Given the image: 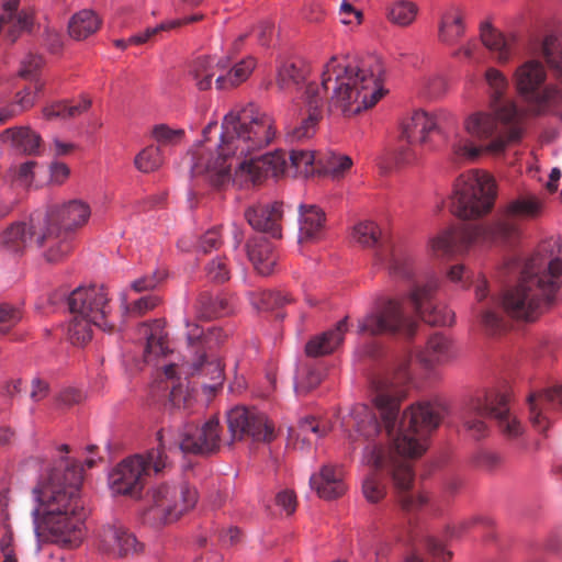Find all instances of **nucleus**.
<instances>
[{
  "mask_svg": "<svg viewBox=\"0 0 562 562\" xmlns=\"http://www.w3.org/2000/svg\"><path fill=\"white\" fill-rule=\"evenodd\" d=\"M217 123L210 122L203 128V140L192 153L191 173L203 177L214 187H222L236 177H246L254 184L269 176L308 177L317 171L314 153L303 149L285 153L276 150L259 157H251L266 148L276 137L274 120L255 104L231 110L222 121L218 142L211 146L210 134Z\"/></svg>",
  "mask_w": 562,
  "mask_h": 562,
  "instance_id": "f257e3e1",
  "label": "nucleus"
},
{
  "mask_svg": "<svg viewBox=\"0 0 562 562\" xmlns=\"http://www.w3.org/2000/svg\"><path fill=\"white\" fill-rule=\"evenodd\" d=\"M412 358L404 357L392 374L376 375L371 380V398L380 419L364 404L356 405L350 420L361 441L366 457H422L429 447V435L438 428L445 415L440 402H418L400 415L401 403L412 379Z\"/></svg>",
  "mask_w": 562,
  "mask_h": 562,
  "instance_id": "f03ea898",
  "label": "nucleus"
},
{
  "mask_svg": "<svg viewBox=\"0 0 562 562\" xmlns=\"http://www.w3.org/2000/svg\"><path fill=\"white\" fill-rule=\"evenodd\" d=\"M385 92L379 74L331 57L324 67L321 85L310 82L305 86L302 99L307 116L288 136L291 140H304L316 133L323 119L324 93L329 112L351 117L375 105Z\"/></svg>",
  "mask_w": 562,
  "mask_h": 562,
  "instance_id": "7ed1b4c3",
  "label": "nucleus"
},
{
  "mask_svg": "<svg viewBox=\"0 0 562 562\" xmlns=\"http://www.w3.org/2000/svg\"><path fill=\"white\" fill-rule=\"evenodd\" d=\"M520 268V279L516 286L505 291L501 297H493L481 312V324L490 335L507 329L508 322L503 316L532 322L554 303L560 288L562 259L547 258L540 252L521 266L517 260L507 263V269Z\"/></svg>",
  "mask_w": 562,
  "mask_h": 562,
  "instance_id": "20e7f679",
  "label": "nucleus"
},
{
  "mask_svg": "<svg viewBox=\"0 0 562 562\" xmlns=\"http://www.w3.org/2000/svg\"><path fill=\"white\" fill-rule=\"evenodd\" d=\"M83 468L76 459H55L34 488L36 499L45 506V522L56 540L78 547L83 539L86 513L79 499Z\"/></svg>",
  "mask_w": 562,
  "mask_h": 562,
  "instance_id": "39448f33",
  "label": "nucleus"
},
{
  "mask_svg": "<svg viewBox=\"0 0 562 562\" xmlns=\"http://www.w3.org/2000/svg\"><path fill=\"white\" fill-rule=\"evenodd\" d=\"M476 111L463 121L464 135L456 131L448 138L450 158L460 164L473 161L482 153L499 156L518 144L524 135L525 115L517 106L490 108Z\"/></svg>",
  "mask_w": 562,
  "mask_h": 562,
  "instance_id": "423d86ee",
  "label": "nucleus"
},
{
  "mask_svg": "<svg viewBox=\"0 0 562 562\" xmlns=\"http://www.w3.org/2000/svg\"><path fill=\"white\" fill-rule=\"evenodd\" d=\"M542 202L536 195H520L509 201L503 214L492 223H462L441 232L430 240V251L436 257L461 254L472 245L512 243L519 237L521 220L538 216Z\"/></svg>",
  "mask_w": 562,
  "mask_h": 562,
  "instance_id": "0eeeda50",
  "label": "nucleus"
},
{
  "mask_svg": "<svg viewBox=\"0 0 562 562\" xmlns=\"http://www.w3.org/2000/svg\"><path fill=\"white\" fill-rule=\"evenodd\" d=\"M413 459H372L369 473L362 482V493L370 503H378L386 494V481H392L398 502L406 512L420 509L428 503L425 494L413 495L408 491L415 480Z\"/></svg>",
  "mask_w": 562,
  "mask_h": 562,
  "instance_id": "6e6552de",
  "label": "nucleus"
},
{
  "mask_svg": "<svg viewBox=\"0 0 562 562\" xmlns=\"http://www.w3.org/2000/svg\"><path fill=\"white\" fill-rule=\"evenodd\" d=\"M486 417L497 422L499 431L508 439L524 432L520 420L510 412L508 395L498 391H488L484 395L470 397L459 411L463 431L473 439L488 435Z\"/></svg>",
  "mask_w": 562,
  "mask_h": 562,
  "instance_id": "1a4fd4ad",
  "label": "nucleus"
},
{
  "mask_svg": "<svg viewBox=\"0 0 562 562\" xmlns=\"http://www.w3.org/2000/svg\"><path fill=\"white\" fill-rule=\"evenodd\" d=\"M496 184L486 172L471 170L461 175L451 196L452 213L463 220L487 213L494 204Z\"/></svg>",
  "mask_w": 562,
  "mask_h": 562,
  "instance_id": "9d476101",
  "label": "nucleus"
},
{
  "mask_svg": "<svg viewBox=\"0 0 562 562\" xmlns=\"http://www.w3.org/2000/svg\"><path fill=\"white\" fill-rule=\"evenodd\" d=\"M188 346L196 359L193 361V374L210 376L211 383L204 384L205 389L214 392L222 386L224 381L223 366L211 352L227 337L221 328L212 327L205 333L199 325L187 322Z\"/></svg>",
  "mask_w": 562,
  "mask_h": 562,
  "instance_id": "9b49d317",
  "label": "nucleus"
},
{
  "mask_svg": "<svg viewBox=\"0 0 562 562\" xmlns=\"http://www.w3.org/2000/svg\"><path fill=\"white\" fill-rule=\"evenodd\" d=\"M547 72L538 60H528L515 72L516 87L537 114H550L562 101V92L553 85H544Z\"/></svg>",
  "mask_w": 562,
  "mask_h": 562,
  "instance_id": "f8f14e48",
  "label": "nucleus"
},
{
  "mask_svg": "<svg viewBox=\"0 0 562 562\" xmlns=\"http://www.w3.org/2000/svg\"><path fill=\"white\" fill-rule=\"evenodd\" d=\"M416 327V322L404 311V300L386 299L358 319L357 333L368 336L400 334L411 338Z\"/></svg>",
  "mask_w": 562,
  "mask_h": 562,
  "instance_id": "ddd939ff",
  "label": "nucleus"
},
{
  "mask_svg": "<svg viewBox=\"0 0 562 562\" xmlns=\"http://www.w3.org/2000/svg\"><path fill=\"white\" fill-rule=\"evenodd\" d=\"M352 237L363 247H376L374 263L385 267L392 277L411 278L413 263L409 254L401 247L381 244V231L374 222L363 221L357 224Z\"/></svg>",
  "mask_w": 562,
  "mask_h": 562,
  "instance_id": "4468645a",
  "label": "nucleus"
},
{
  "mask_svg": "<svg viewBox=\"0 0 562 562\" xmlns=\"http://www.w3.org/2000/svg\"><path fill=\"white\" fill-rule=\"evenodd\" d=\"M169 468L167 459H122L109 473V485L114 494L135 497L143 490L145 476L158 475Z\"/></svg>",
  "mask_w": 562,
  "mask_h": 562,
  "instance_id": "2eb2a0df",
  "label": "nucleus"
},
{
  "mask_svg": "<svg viewBox=\"0 0 562 562\" xmlns=\"http://www.w3.org/2000/svg\"><path fill=\"white\" fill-rule=\"evenodd\" d=\"M456 125V116L446 110L434 113L417 110L403 123L402 137L408 145L418 144L429 149H436L437 146L434 144L431 135H441L448 143V138L452 137L448 131Z\"/></svg>",
  "mask_w": 562,
  "mask_h": 562,
  "instance_id": "dca6fc26",
  "label": "nucleus"
},
{
  "mask_svg": "<svg viewBox=\"0 0 562 562\" xmlns=\"http://www.w3.org/2000/svg\"><path fill=\"white\" fill-rule=\"evenodd\" d=\"M151 505L147 515L161 524L178 520L192 509L198 502V492L193 486L162 484L151 491Z\"/></svg>",
  "mask_w": 562,
  "mask_h": 562,
  "instance_id": "f3484780",
  "label": "nucleus"
},
{
  "mask_svg": "<svg viewBox=\"0 0 562 562\" xmlns=\"http://www.w3.org/2000/svg\"><path fill=\"white\" fill-rule=\"evenodd\" d=\"M71 315L90 318L95 327L111 333L114 324L110 319L112 306L106 289L103 285L79 286L68 296Z\"/></svg>",
  "mask_w": 562,
  "mask_h": 562,
  "instance_id": "a211bd4d",
  "label": "nucleus"
},
{
  "mask_svg": "<svg viewBox=\"0 0 562 562\" xmlns=\"http://www.w3.org/2000/svg\"><path fill=\"white\" fill-rule=\"evenodd\" d=\"M439 279L435 276L417 281L407 297L415 313L427 324L448 326L453 323V314L437 301Z\"/></svg>",
  "mask_w": 562,
  "mask_h": 562,
  "instance_id": "6ab92c4d",
  "label": "nucleus"
},
{
  "mask_svg": "<svg viewBox=\"0 0 562 562\" xmlns=\"http://www.w3.org/2000/svg\"><path fill=\"white\" fill-rule=\"evenodd\" d=\"M227 424L233 440L251 438L254 441L270 442L274 438L273 425L256 409L237 406L229 411Z\"/></svg>",
  "mask_w": 562,
  "mask_h": 562,
  "instance_id": "aec40b11",
  "label": "nucleus"
},
{
  "mask_svg": "<svg viewBox=\"0 0 562 562\" xmlns=\"http://www.w3.org/2000/svg\"><path fill=\"white\" fill-rule=\"evenodd\" d=\"M149 395L153 401L162 402L172 408H187L191 402L188 384L178 375L177 366L173 363L158 373L149 387Z\"/></svg>",
  "mask_w": 562,
  "mask_h": 562,
  "instance_id": "412c9836",
  "label": "nucleus"
},
{
  "mask_svg": "<svg viewBox=\"0 0 562 562\" xmlns=\"http://www.w3.org/2000/svg\"><path fill=\"white\" fill-rule=\"evenodd\" d=\"M38 234L35 246L44 249L46 261L56 263L63 261L72 250V234L55 226V222L37 221Z\"/></svg>",
  "mask_w": 562,
  "mask_h": 562,
  "instance_id": "4be33fe9",
  "label": "nucleus"
},
{
  "mask_svg": "<svg viewBox=\"0 0 562 562\" xmlns=\"http://www.w3.org/2000/svg\"><path fill=\"white\" fill-rule=\"evenodd\" d=\"M91 215L90 206L81 200H71L64 204L52 205L42 220L55 222V226L72 234L83 226Z\"/></svg>",
  "mask_w": 562,
  "mask_h": 562,
  "instance_id": "5701e85b",
  "label": "nucleus"
},
{
  "mask_svg": "<svg viewBox=\"0 0 562 562\" xmlns=\"http://www.w3.org/2000/svg\"><path fill=\"white\" fill-rule=\"evenodd\" d=\"M530 422L538 431L549 428L548 413L551 409H562V384H554L528 396Z\"/></svg>",
  "mask_w": 562,
  "mask_h": 562,
  "instance_id": "b1692460",
  "label": "nucleus"
},
{
  "mask_svg": "<svg viewBox=\"0 0 562 562\" xmlns=\"http://www.w3.org/2000/svg\"><path fill=\"white\" fill-rule=\"evenodd\" d=\"M330 430L331 424L327 419L307 416L299 422L296 428H288V447L292 446L295 452L310 453L313 443L311 436L317 441Z\"/></svg>",
  "mask_w": 562,
  "mask_h": 562,
  "instance_id": "393cba45",
  "label": "nucleus"
},
{
  "mask_svg": "<svg viewBox=\"0 0 562 562\" xmlns=\"http://www.w3.org/2000/svg\"><path fill=\"white\" fill-rule=\"evenodd\" d=\"M283 203H258L249 206L245 212L248 224L256 231L270 234L274 238L281 237V220Z\"/></svg>",
  "mask_w": 562,
  "mask_h": 562,
  "instance_id": "a878e982",
  "label": "nucleus"
},
{
  "mask_svg": "<svg viewBox=\"0 0 562 562\" xmlns=\"http://www.w3.org/2000/svg\"><path fill=\"white\" fill-rule=\"evenodd\" d=\"M220 423L216 418L207 420L194 435L186 434L180 442L184 453H215L220 448Z\"/></svg>",
  "mask_w": 562,
  "mask_h": 562,
  "instance_id": "bb28decb",
  "label": "nucleus"
},
{
  "mask_svg": "<svg viewBox=\"0 0 562 562\" xmlns=\"http://www.w3.org/2000/svg\"><path fill=\"white\" fill-rule=\"evenodd\" d=\"M344 476L345 471L341 465L328 463L322 467L319 473L311 476L310 484L319 497L334 499L340 497L346 491Z\"/></svg>",
  "mask_w": 562,
  "mask_h": 562,
  "instance_id": "cd10ccee",
  "label": "nucleus"
},
{
  "mask_svg": "<svg viewBox=\"0 0 562 562\" xmlns=\"http://www.w3.org/2000/svg\"><path fill=\"white\" fill-rule=\"evenodd\" d=\"M102 547L119 558L136 554L143 549L136 537L121 525L109 526L103 530Z\"/></svg>",
  "mask_w": 562,
  "mask_h": 562,
  "instance_id": "c85d7f7f",
  "label": "nucleus"
},
{
  "mask_svg": "<svg viewBox=\"0 0 562 562\" xmlns=\"http://www.w3.org/2000/svg\"><path fill=\"white\" fill-rule=\"evenodd\" d=\"M299 243H316L325 235L326 214L314 204L299 206Z\"/></svg>",
  "mask_w": 562,
  "mask_h": 562,
  "instance_id": "c756f323",
  "label": "nucleus"
},
{
  "mask_svg": "<svg viewBox=\"0 0 562 562\" xmlns=\"http://www.w3.org/2000/svg\"><path fill=\"white\" fill-rule=\"evenodd\" d=\"M42 215H32L30 223H14L0 236V244L12 252H20L29 246L35 245V236L38 234L37 221Z\"/></svg>",
  "mask_w": 562,
  "mask_h": 562,
  "instance_id": "7c9ffc66",
  "label": "nucleus"
},
{
  "mask_svg": "<svg viewBox=\"0 0 562 562\" xmlns=\"http://www.w3.org/2000/svg\"><path fill=\"white\" fill-rule=\"evenodd\" d=\"M456 349L451 340L442 334L432 335L417 358L425 369L443 366L456 358Z\"/></svg>",
  "mask_w": 562,
  "mask_h": 562,
  "instance_id": "2f4dec72",
  "label": "nucleus"
},
{
  "mask_svg": "<svg viewBox=\"0 0 562 562\" xmlns=\"http://www.w3.org/2000/svg\"><path fill=\"white\" fill-rule=\"evenodd\" d=\"M138 333L146 340L144 358L146 362L151 361L153 358L166 356L170 352L168 334L165 328L162 319H155L150 323H143Z\"/></svg>",
  "mask_w": 562,
  "mask_h": 562,
  "instance_id": "473e14b6",
  "label": "nucleus"
},
{
  "mask_svg": "<svg viewBox=\"0 0 562 562\" xmlns=\"http://www.w3.org/2000/svg\"><path fill=\"white\" fill-rule=\"evenodd\" d=\"M348 329V318L339 321L333 329L314 336L305 346V352L310 357H323L331 353L344 341Z\"/></svg>",
  "mask_w": 562,
  "mask_h": 562,
  "instance_id": "72a5a7b5",
  "label": "nucleus"
},
{
  "mask_svg": "<svg viewBox=\"0 0 562 562\" xmlns=\"http://www.w3.org/2000/svg\"><path fill=\"white\" fill-rule=\"evenodd\" d=\"M465 33L464 13L459 7H449L440 14L438 24V40L440 43L452 46Z\"/></svg>",
  "mask_w": 562,
  "mask_h": 562,
  "instance_id": "f704fd0d",
  "label": "nucleus"
},
{
  "mask_svg": "<svg viewBox=\"0 0 562 562\" xmlns=\"http://www.w3.org/2000/svg\"><path fill=\"white\" fill-rule=\"evenodd\" d=\"M247 255L258 273L269 276L278 261L273 245L263 237H254L247 243Z\"/></svg>",
  "mask_w": 562,
  "mask_h": 562,
  "instance_id": "c9c22d12",
  "label": "nucleus"
},
{
  "mask_svg": "<svg viewBox=\"0 0 562 562\" xmlns=\"http://www.w3.org/2000/svg\"><path fill=\"white\" fill-rule=\"evenodd\" d=\"M0 139L29 155L37 154L41 146V136L29 127L7 128L0 133Z\"/></svg>",
  "mask_w": 562,
  "mask_h": 562,
  "instance_id": "e433bc0d",
  "label": "nucleus"
},
{
  "mask_svg": "<svg viewBox=\"0 0 562 562\" xmlns=\"http://www.w3.org/2000/svg\"><path fill=\"white\" fill-rule=\"evenodd\" d=\"M227 67L228 63L225 60L215 61V58L201 56L191 63L189 75L195 81L196 88L204 91L211 88L216 69H226Z\"/></svg>",
  "mask_w": 562,
  "mask_h": 562,
  "instance_id": "4c0bfd02",
  "label": "nucleus"
},
{
  "mask_svg": "<svg viewBox=\"0 0 562 562\" xmlns=\"http://www.w3.org/2000/svg\"><path fill=\"white\" fill-rule=\"evenodd\" d=\"M310 74V66L301 59L286 60L278 69L277 86L286 91L302 83Z\"/></svg>",
  "mask_w": 562,
  "mask_h": 562,
  "instance_id": "58836bf2",
  "label": "nucleus"
},
{
  "mask_svg": "<svg viewBox=\"0 0 562 562\" xmlns=\"http://www.w3.org/2000/svg\"><path fill=\"white\" fill-rule=\"evenodd\" d=\"M451 552L447 551L441 542L432 536H426L422 546L406 557L405 562H447Z\"/></svg>",
  "mask_w": 562,
  "mask_h": 562,
  "instance_id": "ea45409f",
  "label": "nucleus"
},
{
  "mask_svg": "<svg viewBox=\"0 0 562 562\" xmlns=\"http://www.w3.org/2000/svg\"><path fill=\"white\" fill-rule=\"evenodd\" d=\"M101 26V20L91 10H81L69 21L68 32L70 37L82 41L94 34Z\"/></svg>",
  "mask_w": 562,
  "mask_h": 562,
  "instance_id": "a19ab883",
  "label": "nucleus"
},
{
  "mask_svg": "<svg viewBox=\"0 0 562 562\" xmlns=\"http://www.w3.org/2000/svg\"><path fill=\"white\" fill-rule=\"evenodd\" d=\"M20 0H2L3 13L0 15V31L3 25L10 24L9 36L14 42L18 34L31 25V18L27 14L18 12Z\"/></svg>",
  "mask_w": 562,
  "mask_h": 562,
  "instance_id": "79ce46f5",
  "label": "nucleus"
},
{
  "mask_svg": "<svg viewBox=\"0 0 562 562\" xmlns=\"http://www.w3.org/2000/svg\"><path fill=\"white\" fill-rule=\"evenodd\" d=\"M485 81L490 89V108L517 106L513 101L505 98L508 81L498 69L488 68L485 71Z\"/></svg>",
  "mask_w": 562,
  "mask_h": 562,
  "instance_id": "37998d69",
  "label": "nucleus"
},
{
  "mask_svg": "<svg viewBox=\"0 0 562 562\" xmlns=\"http://www.w3.org/2000/svg\"><path fill=\"white\" fill-rule=\"evenodd\" d=\"M317 172L333 179H339L350 170L352 159L339 153L328 151L317 158Z\"/></svg>",
  "mask_w": 562,
  "mask_h": 562,
  "instance_id": "c03bdc74",
  "label": "nucleus"
},
{
  "mask_svg": "<svg viewBox=\"0 0 562 562\" xmlns=\"http://www.w3.org/2000/svg\"><path fill=\"white\" fill-rule=\"evenodd\" d=\"M418 13V7L408 0L390 2L385 8V15L390 23L405 27L411 25Z\"/></svg>",
  "mask_w": 562,
  "mask_h": 562,
  "instance_id": "a18cd8bd",
  "label": "nucleus"
},
{
  "mask_svg": "<svg viewBox=\"0 0 562 562\" xmlns=\"http://www.w3.org/2000/svg\"><path fill=\"white\" fill-rule=\"evenodd\" d=\"M196 311L202 318L222 317L232 312L228 299L221 295L202 293L196 303Z\"/></svg>",
  "mask_w": 562,
  "mask_h": 562,
  "instance_id": "49530a36",
  "label": "nucleus"
},
{
  "mask_svg": "<svg viewBox=\"0 0 562 562\" xmlns=\"http://www.w3.org/2000/svg\"><path fill=\"white\" fill-rule=\"evenodd\" d=\"M91 106V100L83 97L78 103L71 104L67 101H58L47 105L43 110V114L47 120L54 119H72L81 115Z\"/></svg>",
  "mask_w": 562,
  "mask_h": 562,
  "instance_id": "de8ad7c7",
  "label": "nucleus"
},
{
  "mask_svg": "<svg viewBox=\"0 0 562 562\" xmlns=\"http://www.w3.org/2000/svg\"><path fill=\"white\" fill-rule=\"evenodd\" d=\"M256 61L252 57H247L237 63L226 75H218L215 83L217 89H228L238 86L245 81L255 69Z\"/></svg>",
  "mask_w": 562,
  "mask_h": 562,
  "instance_id": "09e8293b",
  "label": "nucleus"
},
{
  "mask_svg": "<svg viewBox=\"0 0 562 562\" xmlns=\"http://www.w3.org/2000/svg\"><path fill=\"white\" fill-rule=\"evenodd\" d=\"M481 41L492 52L497 53V60L506 63L509 60L512 50L509 43L505 37L491 27L488 24L481 26Z\"/></svg>",
  "mask_w": 562,
  "mask_h": 562,
  "instance_id": "8fccbe9b",
  "label": "nucleus"
},
{
  "mask_svg": "<svg viewBox=\"0 0 562 562\" xmlns=\"http://www.w3.org/2000/svg\"><path fill=\"white\" fill-rule=\"evenodd\" d=\"M250 301L257 310H273L291 303L293 299L280 291L262 290L250 293Z\"/></svg>",
  "mask_w": 562,
  "mask_h": 562,
  "instance_id": "3c124183",
  "label": "nucleus"
},
{
  "mask_svg": "<svg viewBox=\"0 0 562 562\" xmlns=\"http://www.w3.org/2000/svg\"><path fill=\"white\" fill-rule=\"evenodd\" d=\"M223 244L221 228L213 227L207 229L195 243V245H191V243L187 238H182L179 240V248L184 251H189L191 248H194L199 252L207 254L212 249H218Z\"/></svg>",
  "mask_w": 562,
  "mask_h": 562,
  "instance_id": "603ef678",
  "label": "nucleus"
},
{
  "mask_svg": "<svg viewBox=\"0 0 562 562\" xmlns=\"http://www.w3.org/2000/svg\"><path fill=\"white\" fill-rule=\"evenodd\" d=\"M540 53L562 81V40L549 35L540 44Z\"/></svg>",
  "mask_w": 562,
  "mask_h": 562,
  "instance_id": "864d4df0",
  "label": "nucleus"
},
{
  "mask_svg": "<svg viewBox=\"0 0 562 562\" xmlns=\"http://www.w3.org/2000/svg\"><path fill=\"white\" fill-rule=\"evenodd\" d=\"M92 326L90 318L72 315L68 325V339L75 346H83L92 338Z\"/></svg>",
  "mask_w": 562,
  "mask_h": 562,
  "instance_id": "5fc2aeb1",
  "label": "nucleus"
},
{
  "mask_svg": "<svg viewBox=\"0 0 562 562\" xmlns=\"http://www.w3.org/2000/svg\"><path fill=\"white\" fill-rule=\"evenodd\" d=\"M202 19H203L202 14H192V15L186 16L183 19L173 20L169 23H161L160 25H158L156 27L147 29L143 33L131 36L128 38V42H130V44H133V45L145 44L147 41H149L154 35H156L160 31L175 29V27H178V26L184 25V24L194 23Z\"/></svg>",
  "mask_w": 562,
  "mask_h": 562,
  "instance_id": "6e6d98bb",
  "label": "nucleus"
},
{
  "mask_svg": "<svg viewBox=\"0 0 562 562\" xmlns=\"http://www.w3.org/2000/svg\"><path fill=\"white\" fill-rule=\"evenodd\" d=\"M164 162V156L159 146H148L144 148L134 160L135 167L142 172H151L157 170Z\"/></svg>",
  "mask_w": 562,
  "mask_h": 562,
  "instance_id": "4d7b16f0",
  "label": "nucleus"
},
{
  "mask_svg": "<svg viewBox=\"0 0 562 562\" xmlns=\"http://www.w3.org/2000/svg\"><path fill=\"white\" fill-rule=\"evenodd\" d=\"M151 135L158 143V146L161 147L179 144L184 135V131L181 128H171L165 124H159L154 126Z\"/></svg>",
  "mask_w": 562,
  "mask_h": 562,
  "instance_id": "13d9d810",
  "label": "nucleus"
},
{
  "mask_svg": "<svg viewBox=\"0 0 562 562\" xmlns=\"http://www.w3.org/2000/svg\"><path fill=\"white\" fill-rule=\"evenodd\" d=\"M206 277L212 282L223 283L231 278V269L226 257H217L205 267Z\"/></svg>",
  "mask_w": 562,
  "mask_h": 562,
  "instance_id": "bf43d9fd",
  "label": "nucleus"
},
{
  "mask_svg": "<svg viewBox=\"0 0 562 562\" xmlns=\"http://www.w3.org/2000/svg\"><path fill=\"white\" fill-rule=\"evenodd\" d=\"M22 319L19 308L10 304H0V335L8 333Z\"/></svg>",
  "mask_w": 562,
  "mask_h": 562,
  "instance_id": "052dcab7",
  "label": "nucleus"
},
{
  "mask_svg": "<svg viewBox=\"0 0 562 562\" xmlns=\"http://www.w3.org/2000/svg\"><path fill=\"white\" fill-rule=\"evenodd\" d=\"M340 21L344 24H356L362 22L363 14L360 10L356 9L349 0H342L339 8Z\"/></svg>",
  "mask_w": 562,
  "mask_h": 562,
  "instance_id": "680f3d73",
  "label": "nucleus"
},
{
  "mask_svg": "<svg viewBox=\"0 0 562 562\" xmlns=\"http://www.w3.org/2000/svg\"><path fill=\"white\" fill-rule=\"evenodd\" d=\"M42 64L43 59L41 56L29 54L21 63L19 75L24 79H31L41 68Z\"/></svg>",
  "mask_w": 562,
  "mask_h": 562,
  "instance_id": "e2e57ef3",
  "label": "nucleus"
},
{
  "mask_svg": "<svg viewBox=\"0 0 562 562\" xmlns=\"http://www.w3.org/2000/svg\"><path fill=\"white\" fill-rule=\"evenodd\" d=\"M164 279V274L155 272L150 276H144L132 283V289L135 292H143L155 289L158 283Z\"/></svg>",
  "mask_w": 562,
  "mask_h": 562,
  "instance_id": "0e129e2a",
  "label": "nucleus"
},
{
  "mask_svg": "<svg viewBox=\"0 0 562 562\" xmlns=\"http://www.w3.org/2000/svg\"><path fill=\"white\" fill-rule=\"evenodd\" d=\"M159 303V297L156 295H146L137 300L131 307V313L135 315H143L146 312L155 308Z\"/></svg>",
  "mask_w": 562,
  "mask_h": 562,
  "instance_id": "69168bd1",
  "label": "nucleus"
},
{
  "mask_svg": "<svg viewBox=\"0 0 562 562\" xmlns=\"http://www.w3.org/2000/svg\"><path fill=\"white\" fill-rule=\"evenodd\" d=\"M321 373L315 370H310L306 373L305 379L299 381L295 385V390L297 393H306L310 390L314 389L321 383Z\"/></svg>",
  "mask_w": 562,
  "mask_h": 562,
  "instance_id": "338daca9",
  "label": "nucleus"
},
{
  "mask_svg": "<svg viewBox=\"0 0 562 562\" xmlns=\"http://www.w3.org/2000/svg\"><path fill=\"white\" fill-rule=\"evenodd\" d=\"M277 505L282 507L286 514L294 513L296 508V497L292 491H282L277 495Z\"/></svg>",
  "mask_w": 562,
  "mask_h": 562,
  "instance_id": "774afa93",
  "label": "nucleus"
}]
</instances>
